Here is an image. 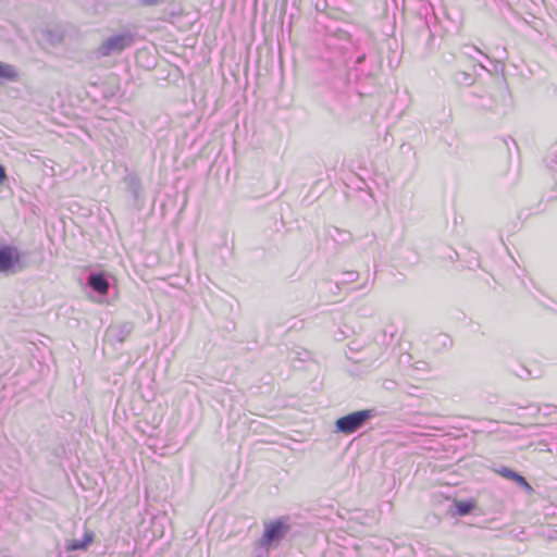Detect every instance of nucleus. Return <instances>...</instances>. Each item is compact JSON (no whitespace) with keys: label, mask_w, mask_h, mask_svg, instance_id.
Instances as JSON below:
<instances>
[{"label":"nucleus","mask_w":557,"mask_h":557,"mask_svg":"<svg viewBox=\"0 0 557 557\" xmlns=\"http://www.w3.org/2000/svg\"><path fill=\"white\" fill-rule=\"evenodd\" d=\"M288 517H281L274 521L264 524V532L260 540L261 547H276L280 542L290 531V524L288 523Z\"/></svg>","instance_id":"obj_1"},{"label":"nucleus","mask_w":557,"mask_h":557,"mask_svg":"<svg viewBox=\"0 0 557 557\" xmlns=\"http://www.w3.org/2000/svg\"><path fill=\"white\" fill-rule=\"evenodd\" d=\"M135 42L132 33H121L106 39L98 48V54L109 57L121 53L124 49L131 47Z\"/></svg>","instance_id":"obj_2"},{"label":"nucleus","mask_w":557,"mask_h":557,"mask_svg":"<svg viewBox=\"0 0 557 557\" xmlns=\"http://www.w3.org/2000/svg\"><path fill=\"white\" fill-rule=\"evenodd\" d=\"M372 417L373 410H359L337 419L335 425L338 432L351 434L362 428Z\"/></svg>","instance_id":"obj_3"},{"label":"nucleus","mask_w":557,"mask_h":557,"mask_svg":"<svg viewBox=\"0 0 557 557\" xmlns=\"http://www.w3.org/2000/svg\"><path fill=\"white\" fill-rule=\"evenodd\" d=\"M338 40L341 41V48L344 50L343 54L345 58V61L348 62L352 59L354 52H356V64H361L366 60V52L360 51V47L358 42L352 41L349 34L343 32L338 34L337 36Z\"/></svg>","instance_id":"obj_4"},{"label":"nucleus","mask_w":557,"mask_h":557,"mask_svg":"<svg viewBox=\"0 0 557 557\" xmlns=\"http://www.w3.org/2000/svg\"><path fill=\"white\" fill-rule=\"evenodd\" d=\"M20 263V256L16 249L7 246L0 248V272L13 271L16 272L15 267ZM18 267L17 270H21Z\"/></svg>","instance_id":"obj_5"},{"label":"nucleus","mask_w":557,"mask_h":557,"mask_svg":"<svg viewBox=\"0 0 557 557\" xmlns=\"http://www.w3.org/2000/svg\"><path fill=\"white\" fill-rule=\"evenodd\" d=\"M134 329L133 323L131 322H123L116 325H111L108 327L106 335L109 341L116 342V343H123L132 333Z\"/></svg>","instance_id":"obj_6"},{"label":"nucleus","mask_w":557,"mask_h":557,"mask_svg":"<svg viewBox=\"0 0 557 557\" xmlns=\"http://www.w3.org/2000/svg\"><path fill=\"white\" fill-rule=\"evenodd\" d=\"M95 540V533L91 530H86L82 540H70L65 543L67 552L86 550Z\"/></svg>","instance_id":"obj_7"},{"label":"nucleus","mask_w":557,"mask_h":557,"mask_svg":"<svg viewBox=\"0 0 557 557\" xmlns=\"http://www.w3.org/2000/svg\"><path fill=\"white\" fill-rule=\"evenodd\" d=\"M88 285L98 294H108L109 282L102 273H91L88 277Z\"/></svg>","instance_id":"obj_8"},{"label":"nucleus","mask_w":557,"mask_h":557,"mask_svg":"<svg viewBox=\"0 0 557 557\" xmlns=\"http://www.w3.org/2000/svg\"><path fill=\"white\" fill-rule=\"evenodd\" d=\"M496 472L499 475H502L503 478H506L508 480H511V481L516 482L522 488H524L527 491H532V487L528 483V481L522 475L517 473L516 471H513V470H511V469H509L507 467H502L498 470H496Z\"/></svg>","instance_id":"obj_9"},{"label":"nucleus","mask_w":557,"mask_h":557,"mask_svg":"<svg viewBox=\"0 0 557 557\" xmlns=\"http://www.w3.org/2000/svg\"><path fill=\"white\" fill-rule=\"evenodd\" d=\"M18 79L20 74L17 69L13 64L0 61V81L17 82Z\"/></svg>","instance_id":"obj_10"},{"label":"nucleus","mask_w":557,"mask_h":557,"mask_svg":"<svg viewBox=\"0 0 557 557\" xmlns=\"http://www.w3.org/2000/svg\"><path fill=\"white\" fill-rule=\"evenodd\" d=\"M454 81L458 85L470 86L473 84V77L463 71H458L454 74Z\"/></svg>","instance_id":"obj_11"},{"label":"nucleus","mask_w":557,"mask_h":557,"mask_svg":"<svg viewBox=\"0 0 557 557\" xmlns=\"http://www.w3.org/2000/svg\"><path fill=\"white\" fill-rule=\"evenodd\" d=\"M129 189L132 190L135 198L138 197L139 189H140V183L137 177L135 176H128L126 178Z\"/></svg>","instance_id":"obj_12"},{"label":"nucleus","mask_w":557,"mask_h":557,"mask_svg":"<svg viewBox=\"0 0 557 557\" xmlns=\"http://www.w3.org/2000/svg\"><path fill=\"white\" fill-rule=\"evenodd\" d=\"M473 509V505L468 502H460L457 504V512L460 516L468 515Z\"/></svg>","instance_id":"obj_13"},{"label":"nucleus","mask_w":557,"mask_h":557,"mask_svg":"<svg viewBox=\"0 0 557 557\" xmlns=\"http://www.w3.org/2000/svg\"><path fill=\"white\" fill-rule=\"evenodd\" d=\"M531 434L535 436H544L548 434L547 429H552V426H543V425H531Z\"/></svg>","instance_id":"obj_14"},{"label":"nucleus","mask_w":557,"mask_h":557,"mask_svg":"<svg viewBox=\"0 0 557 557\" xmlns=\"http://www.w3.org/2000/svg\"><path fill=\"white\" fill-rule=\"evenodd\" d=\"M462 53L465 55L473 58V53L483 54L475 46L466 45L462 48Z\"/></svg>","instance_id":"obj_15"},{"label":"nucleus","mask_w":557,"mask_h":557,"mask_svg":"<svg viewBox=\"0 0 557 557\" xmlns=\"http://www.w3.org/2000/svg\"><path fill=\"white\" fill-rule=\"evenodd\" d=\"M163 1H164V0H141V3H143L144 5H148V7H150V5H156V4H158V3H161V2H163Z\"/></svg>","instance_id":"obj_16"},{"label":"nucleus","mask_w":557,"mask_h":557,"mask_svg":"<svg viewBox=\"0 0 557 557\" xmlns=\"http://www.w3.org/2000/svg\"><path fill=\"white\" fill-rule=\"evenodd\" d=\"M346 276H347V281H349V282H354V281L357 278L358 273H357V272H354V271H351V272H347V273H346Z\"/></svg>","instance_id":"obj_17"},{"label":"nucleus","mask_w":557,"mask_h":557,"mask_svg":"<svg viewBox=\"0 0 557 557\" xmlns=\"http://www.w3.org/2000/svg\"><path fill=\"white\" fill-rule=\"evenodd\" d=\"M7 180L5 169L0 164V184Z\"/></svg>","instance_id":"obj_18"}]
</instances>
